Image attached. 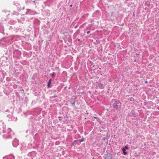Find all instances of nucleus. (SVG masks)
<instances>
[{
  "label": "nucleus",
  "mask_w": 159,
  "mask_h": 159,
  "mask_svg": "<svg viewBox=\"0 0 159 159\" xmlns=\"http://www.w3.org/2000/svg\"><path fill=\"white\" fill-rule=\"evenodd\" d=\"M90 32L89 31H88L87 32V34H89V33H90Z\"/></svg>",
  "instance_id": "6e6552de"
},
{
  "label": "nucleus",
  "mask_w": 159,
  "mask_h": 159,
  "mask_svg": "<svg viewBox=\"0 0 159 159\" xmlns=\"http://www.w3.org/2000/svg\"><path fill=\"white\" fill-rule=\"evenodd\" d=\"M145 83L146 84H147L148 83V82L147 81H146L145 82Z\"/></svg>",
  "instance_id": "1a4fd4ad"
},
{
  "label": "nucleus",
  "mask_w": 159,
  "mask_h": 159,
  "mask_svg": "<svg viewBox=\"0 0 159 159\" xmlns=\"http://www.w3.org/2000/svg\"><path fill=\"white\" fill-rule=\"evenodd\" d=\"M78 141H79L80 142H82L83 141H84V139H79L78 140Z\"/></svg>",
  "instance_id": "39448f33"
},
{
  "label": "nucleus",
  "mask_w": 159,
  "mask_h": 159,
  "mask_svg": "<svg viewBox=\"0 0 159 159\" xmlns=\"http://www.w3.org/2000/svg\"><path fill=\"white\" fill-rule=\"evenodd\" d=\"M94 117L95 119H97V117H96L94 116Z\"/></svg>",
  "instance_id": "9d476101"
},
{
  "label": "nucleus",
  "mask_w": 159,
  "mask_h": 159,
  "mask_svg": "<svg viewBox=\"0 0 159 159\" xmlns=\"http://www.w3.org/2000/svg\"><path fill=\"white\" fill-rule=\"evenodd\" d=\"M72 5H70V7H72Z\"/></svg>",
  "instance_id": "9b49d317"
},
{
  "label": "nucleus",
  "mask_w": 159,
  "mask_h": 159,
  "mask_svg": "<svg viewBox=\"0 0 159 159\" xmlns=\"http://www.w3.org/2000/svg\"><path fill=\"white\" fill-rule=\"evenodd\" d=\"M51 79H50L49 80L48 82L47 86L48 87H49V88L50 87V86L51 84Z\"/></svg>",
  "instance_id": "7ed1b4c3"
},
{
  "label": "nucleus",
  "mask_w": 159,
  "mask_h": 159,
  "mask_svg": "<svg viewBox=\"0 0 159 159\" xmlns=\"http://www.w3.org/2000/svg\"><path fill=\"white\" fill-rule=\"evenodd\" d=\"M99 88L101 89H102L104 88L103 85L102 84H99L98 85Z\"/></svg>",
  "instance_id": "20e7f679"
},
{
  "label": "nucleus",
  "mask_w": 159,
  "mask_h": 159,
  "mask_svg": "<svg viewBox=\"0 0 159 159\" xmlns=\"http://www.w3.org/2000/svg\"><path fill=\"white\" fill-rule=\"evenodd\" d=\"M122 150L123 152V154L124 155H125L127 154V152H125L126 150L125 149V148H123Z\"/></svg>",
  "instance_id": "f03ea898"
},
{
  "label": "nucleus",
  "mask_w": 159,
  "mask_h": 159,
  "mask_svg": "<svg viewBox=\"0 0 159 159\" xmlns=\"http://www.w3.org/2000/svg\"><path fill=\"white\" fill-rule=\"evenodd\" d=\"M55 74V73L54 72H53L52 73V77H53L54 75Z\"/></svg>",
  "instance_id": "0eeeda50"
},
{
  "label": "nucleus",
  "mask_w": 159,
  "mask_h": 159,
  "mask_svg": "<svg viewBox=\"0 0 159 159\" xmlns=\"http://www.w3.org/2000/svg\"><path fill=\"white\" fill-rule=\"evenodd\" d=\"M105 159H106V156H105Z\"/></svg>",
  "instance_id": "f8f14e48"
},
{
  "label": "nucleus",
  "mask_w": 159,
  "mask_h": 159,
  "mask_svg": "<svg viewBox=\"0 0 159 159\" xmlns=\"http://www.w3.org/2000/svg\"><path fill=\"white\" fill-rule=\"evenodd\" d=\"M124 148H125V149H129L128 147L127 146H125Z\"/></svg>",
  "instance_id": "423d86ee"
},
{
  "label": "nucleus",
  "mask_w": 159,
  "mask_h": 159,
  "mask_svg": "<svg viewBox=\"0 0 159 159\" xmlns=\"http://www.w3.org/2000/svg\"><path fill=\"white\" fill-rule=\"evenodd\" d=\"M120 104V102L119 101L115 100V102L113 104V106L114 107H116L119 106Z\"/></svg>",
  "instance_id": "f257e3e1"
}]
</instances>
